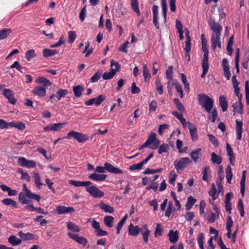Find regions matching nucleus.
<instances>
[{
  "mask_svg": "<svg viewBox=\"0 0 249 249\" xmlns=\"http://www.w3.org/2000/svg\"><path fill=\"white\" fill-rule=\"evenodd\" d=\"M198 103L208 113H210L213 109V100L204 93L198 95Z\"/></svg>",
  "mask_w": 249,
  "mask_h": 249,
  "instance_id": "nucleus-1",
  "label": "nucleus"
},
{
  "mask_svg": "<svg viewBox=\"0 0 249 249\" xmlns=\"http://www.w3.org/2000/svg\"><path fill=\"white\" fill-rule=\"evenodd\" d=\"M191 162V160L188 157L181 158L178 161L175 160L174 162V165L177 172H178L179 170L184 169Z\"/></svg>",
  "mask_w": 249,
  "mask_h": 249,
  "instance_id": "nucleus-2",
  "label": "nucleus"
},
{
  "mask_svg": "<svg viewBox=\"0 0 249 249\" xmlns=\"http://www.w3.org/2000/svg\"><path fill=\"white\" fill-rule=\"evenodd\" d=\"M86 191L94 198H100L104 195V193L95 186H91L87 187Z\"/></svg>",
  "mask_w": 249,
  "mask_h": 249,
  "instance_id": "nucleus-3",
  "label": "nucleus"
},
{
  "mask_svg": "<svg viewBox=\"0 0 249 249\" xmlns=\"http://www.w3.org/2000/svg\"><path fill=\"white\" fill-rule=\"evenodd\" d=\"M209 25L210 29L213 31L212 34H221L222 31V27L219 23L216 22L214 19L210 18L209 20Z\"/></svg>",
  "mask_w": 249,
  "mask_h": 249,
  "instance_id": "nucleus-4",
  "label": "nucleus"
},
{
  "mask_svg": "<svg viewBox=\"0 0 249 249\" xmlns=\"http://www.w3.org/2000/svg\"><path fill=\"white\" fill-rule=\"evenodd\" d=\"M18 164L22 167L27 168H34L36 166V162L34 160H28L24 157H19L18 159Z\"/></svg>",
  "mask_w": 249,
  "mask_h": 249,
  "instance_id": "nucleus-5",
  "label": "nucleus"
},
{
  "mask_svg": "<svg viewBox=\"0 0 249 249\" xmlns=\"http://www.w3.org/2000/svg\"><path fill=\"white\" fill-rule=\"evenodd\" d=\"M68 235L69 237L78 244L82 245L83 246H85L88 243V240L85 237L79 236L78 234H74L72 232H69Z\"/></svg>",
  "mask_w": 249,
  "mask_h": 249,
  "instance_id": "nucleus-6",
  "label": "nucleus"
},
{
  "mask_svg": "<svg viewBox=\"0 0 249 249\" xmlns=\"http://www.w3.org/2000/svg\"><path fill=\"white\" fill-rule=\"evenodd\" d=\"M221 34H212L211 42L213 50H215L217 46L219 49L221 48V42L220 41Z\"/></svg>",
  "mask_w": 249,
  "mask_h": 249,
  "instance_id": "nucleus-7",
  "label": "nucleus"
},
{
  "mask_svg": "<svg viewBox=\"0 0 249 249\" xmlns=\"http://www.w3.org/2000/svg\"><path fill=\"white\" fill-rule=\"evenodd\" d=\"M3 95L8 100L9 102L12 105H15L17 103V99L14 97V92L12 90L8 89H4L3 91Z\"/></svg>",
  "mask_w": 249,
  "mask_h": 249,
  "instance_id": "nucleus-8",
  "label": "nucleus"
},
{
  "mask_svg": "<svg viewBox=\"0 0 249 249\" xmlns=\"http://www.w3.org/2000/svg\"><path fill=\"white\" fill-rule=\"evenodd\" d=\"M233 88L234 89V93L238 98L239 109L237 110V113L242 114L243 113V105L241 101L242 94L240 93V88L238 87V86L233 87Z\"/></svg>",
  "mask_w": 249,
  "mask_h": 249,
  "instance_id": "nucleus-9",
  "label": "nucleus"
},
{
  "mask_svg": "<svg viewBox=\"0 0 249 249\" xmlns=\"http://www.w3.org/2000/svg\"><path fill=\"white\" fill-rule=\"evenodd\" d=\"M56 211L58 214L71 213L74 211L73 207H67L65 206H58L56 208Z\"/></svg>",
  "mask_w": 249,
  "mask_h": 249,
  "instance_id": "nucleus-10",
  "label": "nucleus"
},
{
  "mask_svg": "<svg viewBox=\"0 0 249 249\" xmlns=\"http://www.w3.org/2000/svg\"><path fill=\"white\" fill-rule=\"evenodd\" d=\"M158 9L159 7L157 5H154L152 7V12L153 14V23L157 29L160 28V25L158 20Z\"/></svg>",
  "mask_w": 249,
  "mask_h": 249,
  "instance_id": "nucleus-11",
  "label": "nucleus"
},
{
  "mask_svg": "<svg viewBox=\"0 0 249 249\" xmlns=\"http://www.w3.org/2000/svg\"><path fill=\"white\" fill-rule=\"evenodd\" d=\"M104 165L105 166L106 170L108 172L115 174H120L123 173L121 169L113 166L109 163L106 162L105 163Z\"/></svg>",
  "mask_w": 249,
  "mask_h": 249,
  "instance_id": "nucleus-12",
  "label": "nucleus"
},
{
  "mask_svg": "<svg viewBox=\"0 0 249 249\" xmlns=\"http://www.w3.org/2000/svg\"><path fill=\"white\" fill-rule=\"evenodd\" d=\"M32 93L39 97H44L46 95V89L42 86H36L32 90Z\"/></svg>",
  "mask_w": 249,
  "mask_h": 249,
  "instance_id": "nucleus-13",
  "label": "nucleus"
},
{
  "mask_svg": "<svg viewBox=\"0 0 249 249\" xmlns=\"http://www.w3.org/2000/svg\"><path fill=\"white\" fill-rule=\"evenodd\" d=\"M188 128L190 133L193 141H195L197 138V129L195 125L193 123L190 122L188 123Z\"/></svg>",
  "mask_w": 249,
  "mask_h": 249,
  "instance_id": "nucleus-14",
  "label": "nucleus"
},
{
  "mask_svg": "<svg viewBox=\"0 0 249 249\" xmlns=\"http://www.w3.org/2000/svg\"><path fill=\"white\" fill-rule=\"evenodd\" d=\"M142 229L138 226H134L132 224H130L128 228V233L130 235L137 236L141 231Z\"/></svg>",
  "mask_w": 249,
  "mask_h": 249,
  "instance_id": "nucleus-15",
  "label": "nucleus"
},
{
  "mask_svg": "<svg viewBox=\"0 0 249 249\" xmlns=\"http://www.w3.org/2000/svg\"><path fill=\"white\" fill-rule=\"evenodd\" d=\"M168 236L169 241L173 244L176 243L178 239V231H174L171 230L169 231Z\"/></svg>",
  "mask_w": 249,
  "mask_h": 249,
  "instance_id": "nucleus-16",
  "label": "nucleus"
},
{
  "mask_svg": "<svg viewBox=\"0 0 249 249\" xmlns=\"http://www.w3.org/2000/svg\"><path fill=\"white\" fill-rule=\"evenodd\" d=\"M107 176L105 174H98L96 173L91 174L89 176V178L94 181H104L106 179Z\"/></svg>",
  "mask_w": 249,
  "mask_h": 249,
  "instance_id": "nucleus-17",
  "label": "nucleus"
},
{
  "mask_svg": "<svg viewBox=\"0 0 249 249\" xmlns=\"http://www.w3.org/2000/svg\"><path fill=\"white\" fill-rule=\"evenodd\" d=\"M18 235L24 241L36 239V235L30 232L24 233L22 231H20Z\"/></svg>",
  "mask_w": 249,
  "mask_h": 249,
  "instance_id": "nucleus-18",
  "label": "nucleus"
},
{
  "mask_svg": "<svg viewBox=\"0 0 249 249\" xmlns=\"http://www.w3.org/2000/svg\"><path fill=\"white\" fill-rule=\"evenodd\" d=\"M35 82L37 84H42L44 88H47L52 85L51 81L44 77H38Z\"/></svg>",
  "mask_w": 249,
  "mask_h": 249,
  "instance_id": "nucleus-19",
  "label": "nucleus"
},
{
  "mask_svg": "<svg viewBox=\"0 0 249 249\" xmlns=\"http://www.w3.org/2000/svg\"><path fill=\"white\" fill-rule=\"evenodd\" d=\"M219 106L223 112L226 111L228 108V102L224 95H221L219 98Z\"/></svg>",
  "mask_w": 249,
  "mask_h": 249,
  "instance_id": "nucleus-20",
  "label": "nucleus"
},
{
  "mask_svg": "<svg viewBox=\"0 0 249 249\" xmlns=\"http://www.w3.org/2000/svg\"><path fill=\"white\" fill-rule=\"evenodd\" d=\"M246 175V171L244 170L242 172V178L240 183L241 187V193L242 195V196H244V193L245 191Z\"/></svg>",
  "mask_w": 249,
  "mask_h": 249,
  "instance_id": "nucleus-21",
  "label": "nucleus"
},
{
  "mask_svg": "<svg viewBox=\"0 0 249 249\" xmlns=\"http://www.w3.org/2000/svg\"><path fill=\"white\" fill-rule=\"evenodd\" d=\"M8 242L12 246H16L21 244V239L17 237L15 235H11L8 239Z\"/></svg>",
  "mask_w": 249,
  "mask_h": 249,
  "instance_id": "nucleus-22",
  "label": "nucleus"
},
{
  "mask_svg": "<svg viewBox=\"0 0 249 249\" xmlns=\"http://www.w3.org/2000/svg\"><path fill=\"white\" fill-rule=\"evenodd\" d=\"M84 90V89L81 85H77L73 87V91L76 97H81Z\"/></svg>",
  "mask_w": 249,
  "mask_h": 249,
  "instance_id": "nucleus-23",
  "label": "nucleus"
},
{
  "mask_svg": "<svg viewBox=\"0 0 249 249\" xmlns=\"http://www.w3.org/2000/svg\"><path fill=\"white\" fill-rule=\"evenodd\" d=\"M100 207L101 210L104 211L106 213H112L114 212V209L112 207L104 203V202L100 203Z\"/></svg>",
  "mask_w": 249,
  "mask_h": 249,
  "instance_id": "nucleus-24",
  "label": "nucleus"
},
{
  "mask_svg": "<svg viewBox=\"0 0 249 249\" xmlns=\"http://www.w3.org/2000/svg\"><path fill=\"white\" fill-rule=\"evenodd\" d=\"M12 30L9 28H4L0 31V40L4 39L10 36Z\"/></svg>",
  "mask_w": 249,
  "mask_h": 249,
  "instance_id": "nucleus-25",
  "label": "nucleus"
},
{
  "mask_svg": "<svg viewBox=\"0 0 249 249\" xmlns=\"http://www.w3.org/2000/svg\"><path fill=\"white\" fill-rule=\"evenodd\" d=\"M201 150V148H198L197 150H193L190 153V155L195 163L197 162V160L200 158L199 155Z\"/></svg>",
  "mask_w": 249,
  "mask_h": 249,
  "instance_id": "nucleus-26",
  "label": "nucleus"
},
{
  "mask_svg": "<svg viewBox=\"0 0 249 249\" xmlns=\"http://www.w3.org/2000/svg\"><path fill=\"white\" fill-rule=\"evenodd\" d=\"M211 160L213 164H220L222 162V159L221 156L216 155L214 152H213L211 154Z\"/></svg>",
  "mask_w": 249,
  "mask_h": 249,
  "instance_id": "nucleus-27",
  "label": "nucleus"
},
{
  "mask_svg": "<svg viewBox=\"0 0 249 249\" xmlns=\"http://www.w3.org/2000/svg\"><path fill=\"white\" fill-rule=\"evenodd\" d=\"M58 53L56 50H50L49 49H44L43 50V55L44 57H48L52 55H54Z\"/></svg>",
  "mask_w": 249,
  "mask_h": 249,
  "instance_id": "nucleus-28",
  "label": "nucleus"
},
{
  "mask_svg": "<svg viewBox=\"0 0 249 249\" xmlns=\"http://www.w3.org/2000/svg\"><path fill=\"white\" fill-rule=\"evenodd\" d=\"M196 199L194 198L192 196H190L188 197L187 202L185 205L186 210H190L192 206L195 204L196 202Z\"/></svg>",
  "mask_w": 249,
  "mask_h": 249,
  "instance_id": "nucleus-29",
  "label": "nucleus"
},
{
  "mask_svg": "<svg viewBox=\"0 0 249 249\" xmlns=\"http://www.w3.org/2000/svg\"><path fill=\"white\" fill-rule=\"evenodd\" d=\"M116 74L114 69H110L109 72H105L103 75V78L104 80L111 79Z\"/></svg>",
  "mask_w": 249,
  "mask_h": 249,
  "instance_id": "nucleus-30",
  "label": "nucleus"
},
{
  "mask_svg": "<svg viewBox=\"0 0 249 249\" xmlns=\"http://www.w3.org/2000/svg\"><path fill=\"white\" fill-rule=\"evenodd\" d=\"M33 178H34L35 183L36 187L38 189H40V187L43 185V184L40 182V178L39 174L38 173L34 172Z\"/></svg>",
  "mask_w": 249,
  "mask_h": 249,
  "instance_id": "nucleus-31",
  "label": "nucleus"
},
{
  "mask_svg": "<svg viewBox=\"0 0 249 249\" xmlns=\"http://www.w3.org/2000/svg\"><path fill=\"white\" fill-rule=\"evenodd\" d=\"M202 49L203 52L204 53L202 62H208L209 50L207 48V44H202Z\"/></svg>",
  "mask_w": 249,
  "mask_h": 249,
  "instance_id": "nucleus-32",
  "label": "nucleus"
},
{
  "mask_svg": "<svg viewBox=\"0 0 249 249\" xmlns=\"http://www.w3.org/2000/svg\"><path fill=\"white\" fill-rule=\"evenodd\" d=\"M113 220L114 218L112 216H106L104 218V222L107 227L111 228L113 227Z\"/></svg>",
  "mask_w": 249,
  "mask_h": 249,
  "instance_id": "nucleus-33",
  "label": "nucleus"
},
{
  "mask_svg": "<svg viewBox=\"0 0 249 249\" xmlns=\"http://www.w3.org/2000/svg\"><path fill=\"white\" fill-rule=\"evenodd\" d=\"M68 93L67 89H59L56 92V97L58 100H60L61 98L64 97Z\"/></svg>",
  "mask_w": 249,
  "mask_h": 249,
  "instance_id": "nucleus-34",
  "label": "nucleus"
},
{
  "mask_svg": "<svg viewBox=\"0 0 249 249\" xmlns=\"http://www.w3.org/2000/svg\"><path fill=\"white\" fill-rule=\"evenodd\" d=\"M2 202L5 205H12L16 208L18 207L17 203L11 198H5L2 200Z\"/></svg>",
  "mask_w": 249,
  "mask_h": 249,
  "instance_id": "nucleus-35",
  "label": "nucleus"
},
{
  "mask_svg": "<svg viewBox=\"0 0 249 249\" xmlns=\"http://www.w3.org/2000/svg\"><path fill=\"white\" fill-rule=\"evenodd\" d=\"M67 228L72 231L79 232L80 228L71 222L67 223Z\"/></svg>",
  "mask_w": 249,
  "mask_h": 249,
  "instance_id": "nucleus-36",
  "label": "nucleus"
},
{
  "mask_svg": "<svg viewBox=\"0 0 249 249\" xmlns=\"http://www.w3.org/2000/svg\"><path fill=\"white\" fill-rule=\"evenodd\" d=\"M143 75L144 76V81L145 82L149 80L151 77V75L150 73H149V70L147 69L146 65H144L143 66Z\"/></svg>",
  "mask_w": 249,
  "mask_h": 249,
  "instance_id": "nucleus-37",
  "label": "nucleus"
},
{
  "mask_svg": "<svg viewBox=\"0 0 249 249\" xmlns=\"http://www.w3.org/2000/svg\"><path fill=\"white\" fill-rule=\"evenodd\" d=\"M27 197L36 200L37 201H39L41 199V196L39 195H36L32 193L30 190H27Z\"/></svg>",
  "mask_w": 249,
  "mask_h": 249,
  "instance_id": "nucleus-38",
  "label": "nucleus"
},
{
  "mask_svg": "<svg viewBox=\"0 0 249 249\" xmlns=\"http://www.w3.org/2000/svg\"><path fill=\"white\" fill-rule=\"evenodd\" d=\"M131 5L132 9L135 12L138 14L139 16L140 15V10L139 9V6L138 3V0H131Z\"/></svg>",
  "mask_w": 249,
  "mask_h": 249,
  "instance_id": "nucleus-39",
  "label": "nucleus"
},
{
  "mask_svg": "<svg viewBox=\"0 0 249 249\" xmlns=\"http://www.w3.org/2000/svg\"><path fill=\"white\" fill-rule=\"evenodd\" d=\"M161 7L162 8V14L164 17V21L165 22L166 19L167 10L166 0H161Z\"/></svg>",
  "mask_w": 249,
  "mask_h": 249,
  "instance_id": "nucleus-40",
  "label": "nucleus"
},
{
  "mask_svg": "<svg viewBox=\"0 0 249 249\" xmlns=\"http://www.w3.org/2000/svg\"><path fill=\"white\" fill-rule=\"evenodd\" d=\"M36 56V54L35 53V51L33 49L28 50L25 53V57L28 61H30L31 59L35 57Z\"/></svg>",
  "mask_w": 249,
  "mask_h": 249,
  "instance_id": "nucleus-41",
  "label": "nucleus"
},
{
  "mask_svg": "<svg viewBox=\"0 0 249 249\" xmlns=\"http://www.w3.org/2000/svg\"><path fill=\"white\" fill-rule=\"evenodd\" d=\"M202 67L203 69L202 73L201 75V78H204L209 70V63L208 62H202Z\"/></svg>",
  "mask_w": 249,
  "mask_h": 249,
  "instance_id": "nucleus-42",
  "label": "nucleus"
},
{
  "mask_svg": "<svg viewBox=\"0 0 249 249\" xmlns=\"http://www.w3.org/2000/svg\"><path fill=\"white\" fill-rule=\"evenodd\" d=\"M89 139V137L87 135L82 134L81 133H79L78 135L76 137L75 140H77L79 143L83 142Z\"/></svg>",
  "mask_w": 249,
  "mask_h": 249,
  "instance_id": "nucleus-43",
  "label": "nucleus"
},
{
  "mask_svg": "<svg viewBox=\"0 0 249 249\" xmlns=\"http://www.w3.org/2000/svg\"><path fill=\"white\" fill-rule=\"evenodd\" d=\"M155 86L158 93L161 95L163 93V88L159 79L156 80Z\"/></svg>",
  "mask_w": 249,
  "mask_h": 249,
  "instance_id": "nucleus-44",
  "label": "nucleus"
},
{
  "mask_svg": "<svg viewBox=\"0 0 249 249\" xmlns=\"http://www.w3.org/2000/svg\"><path fill=\"white\" fill-rule=\"evenodd\" d=\"M127 217V215H125L118 223L116 227L117 234H119L120 233V231L121 230L122 227L123 226L125 221H126Z\"/></svg>",
  "mask_w": 249,
  "mask_h": 249,
  "instance_id": "nucleus-45",
  "label": "nucleus"
},
{
  "mask_svg": "<svg viewBox=\"0 0 249 249\" xmlns=\"http://www.w3.org/2000/svg\"><path fill=\"white\" fill-rule=\"evenodd\" d=\"M143 228L145 230V231L142 233L143 239L145 243H147L148 241V237L149 236L150 231L147 228V225L146 224L144 226Z\"/></svg>",
  "mask_w": 249,
  "mask_h": 249,
  "instance_id": "nucleus-46",
  "label": "nucleus"
},
{
  "mask_svg": "<svg viewBox=\"0 0 249 249\" xmlns=\"http://www.w3.org/2000/svg\"><path fill=\"white\" fill-rule=\"evenodd\" d=\"M246 99L247 106L249 105V82L246 81L245 85Z\"/></svg>",
  "mask_w": 249,
  "mask_h": 249,
  "instance_id": "nucleus-47",
  "label": "nucleus"
},
{
  "mask_svg": "<svg viewBox=\"0 0 249 249\" xmlns=\"http://www.w3.org/2000/svg\"><path fill=\"white\" fill-rule=\"evenodd\" d=\"M169 149V146L168 145L165 144V143H162L161 144L158 150V153L160 154H161L164 152H167Z\"/></svg>",
  "mask_w": 249,
  "mask_h": 249,
  "instance_id": "nucleus-48",
  "label": "nucleus"
},
{
  "mask_svg": "<svg viewBox=\"0 0 249 249\" xmlns=\"http://www.w3.org/2000/svg\"><path fill=\"white\" fill-rule=\"evenodd\" d=\"M162 170V168H158L157 169H151L146 168L143 172V174H154L156 173L160 172Z\"/></svg>",
  "mask_w": 249,
  "mask_h": 249,
  "instance_id": "nucleus-49",
  "label": "nucleus"
},
{
  "mask_svg": "<svg viewBox=\"0 0 249 249\" xmlns=\"http://www.w3.org/2000/svg\"><path fill=\"white\" fill-rule=\"evenodd\" d=\"M156 139V134L154 132H152L149 136L148 139L146 141V142L148 143V144L150 145L152 143H153L155 141Z\"/></svg>",
  "mask_w": 249,
  "mask_h": 249,
  "instance_id": "nucleus-50",
  "label": "nucleus"
},
{
  "mask_svg": "<svg viewBox=\"0 0 249 249\" xmlns=\"http://www.w3.org/2000/svg\"><path fill=\"white\" fill-rule=\"evenodd\" d=\"M66 123L53 124L52 125V131H58L61 129Z\"/></svg>",
  "mask_w": 249,
  "mask_h": 249,
  "instance_id": "nucleus-51",
  "label": "nucleus"
},
{
  "mask_svg": "<svg viewBox=\"0 0 249 249\" xmlns=\"http://www.w3.org/2000/svg\"><path fill=\"white\" fill-rule=\"evenodd\" d=\"M173 85H175V88L177 92L179 93L180 98L183 97V90L181 85L178 83H173Z\"/></svg>",
  "mask_w": 249,
  "mask_h": 249,
  "instance_id": "nucleus-52",
  "label": "nucleus"
},
{
  "mask_svg": "<svg viewBox=\"0 0 249 249\" xmlns=\"http://www.w3.org/2000/svg\"><path fill=\"white\" fill-rule=\"evenodd\" d=\"M219 169L218 170V177L217 181L221 182L224 178V172L223 167L222 166H219Z\"/></svg>",
  "mask_w": 249,
  "mask_h": 249,
  "instance_id": "nucleus-53",
  "label": "nucleus"
},
{
  "mask_svg": "<svg viewBox=\"0 0 249 249\" xmlns=\"http://www.w3.org/2000/svg\"><path fill=\"white\" fill-rule=\"evenodd\" d=\"M143 166V165L141 162L138 164H133L129 167V170L130 171L134 170H141L142 169Z\"/></svg>",
  "mask_w": 249,
  "mask_h": 249,
  "instance_id": "nucleus-54",
  "label": "nucleus"
},
{
  "mask_svg": "<svg viewBox=\"0 0 249 249\" xmlns=\"http://www.w3.org/2000/svg\"><path fill=\"white\" fill-rule=\"evenodd\" d=\"M69 38L68 42L70 43H72L75 39L76 34L74 31H70L68 33Z\"/></svg>",
  "mask_w": 249,
  "mask_h": 249,
  "instance_id": "nucleus-55",
  "label": "nucleus"
},
{
  "mask_svg": "<svg viewBox=\"0 0 249 249\" xmlns=\"http://www.w3.org/2000/svg\"><path fill=\"white\" fill-rule=\"evenodd\" d=\"M106 99L105 96L102 94L99 95L97 98H95L96 106L100 105Z\"/></svg>",
  "mask_w": 249,
  "mask_h": 249,
  "instance_id": "nucleus-56",
  "label": "nucleus"
},
{
  "mask_svg": "<svg viewBox=\"0 0 249 249\" xmlns=\"http://www.w3.org/2000/svg\"><path fill=\"white\" fill-rule=\"evenodd\" d=\"M94 232L95 235L97 236H103L108 234V232L107 231L102 230L101 228L97 230H95Z\"/></svg>",
  "mask_w": 249,
  "mask_h": 249,
  "instance_id": "nucleus-57",
  "label": "nucleus"
},
{
  "mask_svg": "<svg viewBox=\"0 0 249 249\" xmlns=\"http://www.w3.org/2000/svg\"><path fill=\"white\" fill-rule=\"evenodd\" d=\"M69 183L75 187L85 186L84 181H78L76 180H69Z\"/></svg>",
  "mask_w": 249,
  "mask_h": 249,
  "instance_id": "nucleus-58",
  "label": "nucleus"
},
{
  "mask_svg": "<svg viewBox=\"0 0 249 249\" xmlns=\"http://www.w3.org/2000/svg\"><path fill=\"white\" fill-rule=\"evenodd\" d=\"M208 137L210 141L215 146L218 145L219 143L215 137L212 134H208Z\"/></svg>",
  "mask_w": 249,
  "mask_h": 249,
  "instance_id": "nucleus-59",
  "label": "nucleus"
},
{
  "mask_svg": "<svg viewBox=\"0 0 249 249\" xmlns=\"http://www.w3.org/2000/svg\"><path fill=\"white\" fill-rule=\"evenodd\" d=\"M173 66H169L168 69L166 71V77L168 79H172V72H173Z\"/></svg>",
  "mask_w": 249,
  "mask_h": 249,
  "instance_id": "nucleus-60",
  "label": "nucleus"
},
{
  "mask_svg": "<svg viewBox=\"0 0 249 249\" xmlns=\"http://www.w3.org/2000/svg\"><path fill=\"white\" fill-rule=\"evenodd\" d=\"M101 73L98 71L95 73L93 76L90 78V81L92 83L96 82L100 79Z\"/></svg>",
  "mask_w": 249,
  "mask_h": 249,
  "instance_id": "nucleus-61",
  "label": "nucleus"
},
{
  "mask_svg": "<svg viewBox=\"0 0 249 249\" xmlns=\"http://www.w3.org/2000/svg\"><path fill=\"white\" fill-rule=\"evenodd\" d=\"M131 91L133 94H138L140 92V88L136 86L134 82L132 83L131 84Z\"/></svg>",
  "mask_w": 249,
  "mask_h": 249,
  "instance_id": "nucleus-62",
  "label": "nucleus"
},
{
  "mask_svg": "<svg viewBox=\"0 0 249 249\" xmlns=\"http://www.w3.org/2000/svg\"><path fill=\"white\" fill-rule=\"evenodd\" d=\"M162 229L160 224H157V227L155 231V236L158 237L162 235Z\"/></svg>",
  "mask_w": 249,
  "mask_h": 249,
  "instance_id": "nucleus-63",
  "label": "nucleus"
},
{
  "mask_svg": "<svg viewBox=\"0 0 249 249\" xmlns=\"http://www.w3.org/2000/svg\"><path fill=\"white\" fill-rule=\"evenodd\" d=\"M86 5H85L81 10L79 14V18L81 21L82 22L84 20L86 17Z\"/></svg>",
  "mask_w": 249,
  "mask_h": 249,
  "instance_id": "nucleus-64",
  "label": "nucleus"
}]
</instances>
